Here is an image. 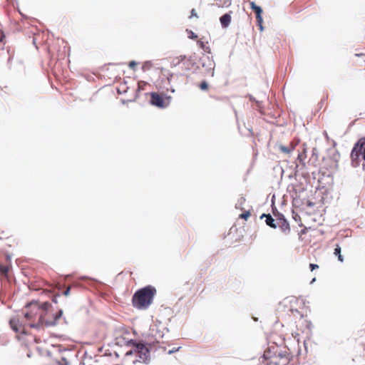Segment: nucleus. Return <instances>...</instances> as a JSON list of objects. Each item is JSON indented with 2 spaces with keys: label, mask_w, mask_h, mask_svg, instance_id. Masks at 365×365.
<instances>
[{
  "label": "nucleus",
  "mask_w": 365,
  "mask_h": 365,
  "mask_svg": "<svg viewBox=\"0 0 365 365\" xmlns=\"http://www.w3.org/2000/svg\"><path fill=\"white\" fill-rule=\"evenodd\" d=\"M211 75H212V76H214V71H212V74Z\"/></svg>",
  "instance_id": "7c9ffc66"
},
{
  "label": "nucleus",
  "mask_w": 365,
  "mask_h": 365,
  "mask_svg": "<svg viewBox=\"0 0 365 365\" xmlns=\"http://www.w3.org/2000/svg\"><path fill=\"white\" fill-rule=\"evenodd\" d=\"M277 226L279 227V228L284 233H285V234L289 233V232H290L289 224L288 223L287 220L283 217V216L277 219Z\"/></svg>",
  "instance_id": "9b49d317"
},
{
  "label": "nucleus",
  "mask_w": 365,
  "mask_h": 365,
  "mask_svg": "<svg viewBox=\"0 0 365 365\" xmlns=\"http://www.w3.org/2000/svg\"><path fill=\"white\" fill-rule=\"evenodd\" d=\"M42 308H43V312L41 313L38 324H45L46 326L55 325L61 317L62 311L59 310L56 313H53V311L50 309L51 305L48 303H43Z\"/></svg>",
  "instance_id": "7ed1b4c3"
},
{
  "label": "nucleus",
  "mask_w": 365,
  "mask_h": 365,
  "mask_svg": "<svg viewBox=\"0 0 365 365\" xmlns=\"http://www.w3.org/2000/svg\"><path fill=\"white\" fill-rule=\"evenodd\" d=\"M134 353L138 358L139 361L146 362L149 358V350L142 343H133V350L130 354Z\"/></svg>",
  "instance_id": "39448f33"
},
{
  "label": "nucleus",
  "mask_w": 365,
  "mask_h": 365,
  "mask_svg": "<svg viewBox=\"0 0 365 365\" xmlns=\"http://www.w3.org/2000/svg\"><path fill=\"white\" fill-rule=\"evenodd\" d=\"M70 290H71V287H68L66 288V289L63 292V294L65 296H68L69 294V292H70Z\"/></svg>",
  "instance_id": "bb28decb"
},
{
  "label": "nucleus",
  "mask_w": 365,
  "mask_h": 365,
  "mask_svg": "<svg viewBox=\"0 0 365 365\" xmlns=\"http://www.w3.org/2000/svg\"><path fill=\"white\" fill-rule=\"evenodd\" d=\"M250 211H245V212L240 215L239 217L241 219H243L245 220H247L249 217L250 216Z\"/></svg>",
  "instance_id": "6ab92c4d"
},
{
  "label": "nucleus",
  "mask_w": 365,
  "mask_h": 365,
  "mask_svg": "<svg viewBox=\"0 0 365 365\" xmlns=\"http://www.w3.org/2000/svg\"><path fill=\"white\" fill-rule=\"evenodd\" d=\"M192 17L198 18V16L197 14V12L195 9H192L190 12V16H189V19H191Z\"/></svg>",
  "instance_id": "b1692460"
},
{
  "label": "nucleus",
  "mask_w": 365,
  "mask_h": 365,
  "mask_svg": "<svg viewBox=\"0 0 365 365\" xmlns=\"http://www.w3.org/2000/svg\"><path fill=\"white\" fill-rule=\"evenodd\" d=\"M295 148V145L293 143H291L289 146H285L283 145H280L279 146V149L284 153L289 154L292 152Z\"/></svg>",
  "instance_id": "2eb2a0df"
},
{
  "label": "nucleus",
  "mask_w": 365,
  "mask_h": 365,
  "mask_svg": "<svg viewBox=\"0 0 365 365\" xmlns=\"http://www.w3.org/2000/svg\"><path fill=\"white\" fill-rule=\"evenodd\" d=\"M289 361V359L287 355L279 354L272 356L269 361L267 363L268 365H287Z\"/></svg>",
  "instance_id": "0eeeda50"
},
{
  "label": "nucleus",
  "mask_w": 365,
  "mask_h": 365,
  "mask_svg": "<svg viewBox=\"0 0 365 365\" xmlns=\"http://www.w3.org/2000/svg\"><path fill=\"white\" fill-rule=\"evenodd\" d=\"M334 254L336 255V256H339V255L341 254V247L339 245H336L335 249H334Z\"/></svg>",
  "instance_id": "5701e85b"
},
{
  "label": "nucleus",
  "mask_w": 365,
  "mask_h": 365,
  "mask_svg": "<svg viewBox=\"0 0 365 365\" xmlns=\"http://www.w3.org/2000/svg\"><path fill=\"white\" fill-rule=\"evenodd\" d=\"M147 84L148 83L145 81H139L138 82V88L140 90H145V86H147Z\"/></svg>",
  "instance_id": "4be33fe9"
},
{
  "label": "nucleus",
  "mask_w": 365,
  "mask_h": 365,
  "mask_svg": "<svg viewBox=\"0 0 365 365\" xmlns=\"http://www.w3.org/2000/svg\"><path fill=\"white\" fill-rule=\"evenodd\" d=\"M9 324L11 328L19 335L21 331L26 330L25 327L21 324L19 319L14 317L10 319Z\"/></svg>",
  "instance_id": "1a4fd4ad"
},
{
  "label": "nucleus",
  "mask_w": 365,
  "mask_h": 365,
  "mask_svg": "<svg viewBox=\"0 0 365 365\" xmlns=\"http://www.w3.org/2000/svg\"><path fill=\"white\" fill-rule=\"evenodd\" d=\"M365 144V137L360 139L359 142L354 145L351 156L353 159H357L358 156L363 148V145Z\"/></svg>",
  "instance_id": "9d476101"
},
{
  "label": "nucleus",
  "mask_w": 365,
  "mask_h": 365,
  "mask_svg": "<svg viewBox=\"0 0 365 365\" xmlns=\"http://www.w3.org/2000/svg\"><path fill=\"white\" fill-rule=\"evenodd\" d=\"M307 157V150L305 148H304L303 150L298 154L297 161L299 162V163L300 165H302V166H304L305 165V160H306Z\"/></svg>",
  "instance_id": "dca6fc26"
},
{
  "label": "nucleus",
  "mask_w": 365,
  "mask_h": 365,
  "mask_svg": "<svg viewBox=\"0 0 365 365\" xmlns=\"http://www.w3.org/2000/svg\"><path fill=\"white\" fill-rule=\"evenodd\" d=\"M309 267H310V269L311 271H313L316 269H318L319 268V266L316 264H309Z\"/></svg>",
  "instance_id": "393cba45"
},
{
  "label": "nucleus",
  "mask_w": 365,
  "mask_h": 365,
  "mask_svg": "<svg viewBox=\"0 0 365 365\" xmlns=\"http://www.w3.org/2000/svg\"><path fill=\"white\" fill-rule=\"evenodd\" d=\"M136 66V63L135 61H130L129 63V67L134 68Z\"/></svg>",
  "instance_id": "c85d7f7f"
},
{
  "label": "nucleus",
  "mask_w": 365,
  "mask_h": 365,
  "mask_svg": "<svg viewBox=\"0 0 365 365\" xmlns=\"http://www.w3.org/2000/svg\"><path fill=\"white\" fill-rule=\"evenodd\" d=\"M263 217H265V222L270 227L276 228L277 227V220H275L274 219H273V217L269 214H268V215L263 214L261 216V218H263Z\"/></svg>",
  "instance_id": "4468645a"
},
{
  "label": "nucleus",
  "mask_w": 365,
  "mask_h": 365,
  "mask_svg": "<svg viewBox=\"0 0 365 365\" xmlns=\"http://www.w3.org/2000/svg\"><path fill=\"white\" fill-rule=\"evenodd\" d=\"M156 294L157 289L152 285L140 288L133 295L132 304L138 309H147L153 304Z\"/></svg>",
  "instance_id": "f257e3e1"
},
{
  "label": "nucleus",
  "mask_w": 365,
  "mask_h": 365,
  "mask_svg": "<svg viewBox=\"0 0 365 365\" xmlns=\"http://www.w3.org/2000/svg\"><path fill=\"white\" fill-rule=\"evenodd\" d=\"M5 38H6V36L4 34V32L3 31V30L1 29H0V43H5Z\"/></svg>",
  "instance_id": "412c9836"
},
{
  "label": "nucleus",
  "mask_w": 365,
  "mask_h": 365,
  "mask_svg": "<svg viewBox=\"0 0 365 365\" xmlns=\"http://www.w3.org/2000/svg\"><path fill=\"white\" fill-rule=\"evenodd\" d=\"M197 43L204 51L210 53V48L207 46L208 42H205L202 39L197 40Z\"/></svg>",
  "instance_id": "f3484780"
},
{
  "label": "nucleus",
  "mask_w": 365,
  "mask_h": 365,
  "mask_svg": "<svg viewBox=\"0 0 365 365\" xmlns=\"http://www.w3.org/2000/svg\"><path fill=\"white\" fill-rule=\"evenodd\" d=\"M231 13H232V11H230V13L225 14L220 17V24L223 28H227L230 24L231 19H232L231 14H230Z\"/></svg>",
  "instance_id": "ddd939ff"
},
{
  "label": "nucleus",
  "mask_w": 365,
  "mask_h": 365,
  "mask_svg": "<svg viewBox=\"0 0 365 365\" xmlns=\"http://www.w3.org/2000/svg\"><path fill=\"white\" fill-rule=\"evenodd\" d=\"M27 311L24 313L25 318L29 320L37 321L39 322L40 315L43 312V308L38 306L36 303H31L27 307Z\"/></svg>",
  "instance_id": "20e7f679"
},
{
  "label": "nucleus",
  "mask_w": 365,
  "mask_h": 365,
  "mask_svg": "<svg viewBox=\"0 0 365 365\" xmlns=\"http://www.w3.org/2000/svg\"><path fill=\"white\" fill-rule=\"evenodd\" d=\"M250 4L251 9L254 11V12L256 14V19H257L258 26L260 27L261 29H262V22H263L262 17V9H261L260 6H257L254 1L250 2Z\"/></svg>",
  "instance_id": "6e6552de"
},
{
  "label": "nucleus",
  "mask_w": 365,
  "mask_h": 365,
  "mask_svg": "<svg viewBox=\"0 0 365 365\" xmlns=\"http://www.w3.org/2000/svg\"><path fill=\"white\" fill-rule=\"evenodd\" d=\"M150 102L152 105L155 106L158 108H164L168 106V105L170 104V97L164 98L158 93H152L150 94Z\"/></svg>",
  "instance_id": "423d86ee"
},
{
  "label": "nucleus",
  "mask_w": 365,
  "mask_h": 365,
  "mask_svg": "<svg viewBox=\"0 0 365 365\" xmlns=\"http://www.w3.org/2000/svg\"><path fill=\"white\" fill-rule=\"evenodd\" d=\"M186 32L188 35V38L192 40H197V36L192 31L189 29H186Z\"/></svg>",
  "instance_id": "a211bd4d"
},
{
  "label": "nucleus",
  "mask_w": 365,
  "mask_h": 365,
  "mask_svg": "<svg viewBox=\"0 0 365 365\" xmlns=\"http://www.w3.org/2000/svg\"><path fill=\"white\" fill-rule=\"evenodd\" d=\"M361 153H363V158L365 160V144L363 145V148L359 153V155H360ZM359 156H358L359 158Z\"/></svg>",
  "instance_id": "a878e982"
},
{
  "label": "nucleus",
  "mask_w": 365,
  "mask_h": 365,
  "mask_svg": "<svg viewBox=\"0 0 365 365\" xmlns=\"http://www.w3.org/2000/svg\"><path fill=\"white\" fill-rule=\"evenodd\" d=\"M17 338L26 346L31 347L36 350H39L41 348L39 345L46 343V339L28 330L21 331L19 335H17Z\"/></svg>",
  "instance_id": "f03ea898"
},
{
  "label": "nucleus",
  "mask_w": 365,
  "mask_h": 365,
  "mask_svg": "<svg viewBox=\"0 0 365 365\" xmlns=\"http://www.w3.org/2000/svg\"><path fill=\"white\" fill-rule=\"evenodd\" d=\"M299 322H300L302 324L305 323V324H306L307 327L309 329V324H308V322H307L306 319H301Z\"/></svg>",
  "instance_id": "cd10ccee"
},
{
  "label": "nucleus",
  "mask_w": 365,
  "mask_h": 365,
  "mask_svg": "<svg viewBox=\"0 0 365 365\" xmlns=\"http://www.w3.org/2000/svg\"><path fill=\"white\" fill-rule=\"evenodd\" d=\"M6 264H0V274L6 276L11 266V257L7 255L5 256Z\"/></svg>",
  "instance_id": "f8f14e48"
},
{
  "label": "nucleus",
  "mask_w": 365,
  "mask_h": 365,
  "mask_svg": "<svg viewBox=\"0 0 365 365\" xmlns=\"http://www.w3.org/2000/svg\"><path fill=\"white\" fill-rule=\"evenodd\" d=\"M199 87L201 90L207 91L208 89V84L205 81H203L200 83Z\"/></svg>",
  "instance_id": "aec40b11"
},
{
  "label": "nucleus",
  "mask_w": 365,
  "mask_h": 365,
  "mask_svg": "<svg viewBox=\"0 0 365 365\" xmlns=\"http://www.w3.org/2000/svg\"><path fill=\"white\" fill-rule=\"evenodd\" d=\"M337 257H338L339 261H340L341 262L344 261L343 256L341 254L339 255V256H337Z\"/></svg>",
  "instance_id": "c756f323"
}]
</instances>
